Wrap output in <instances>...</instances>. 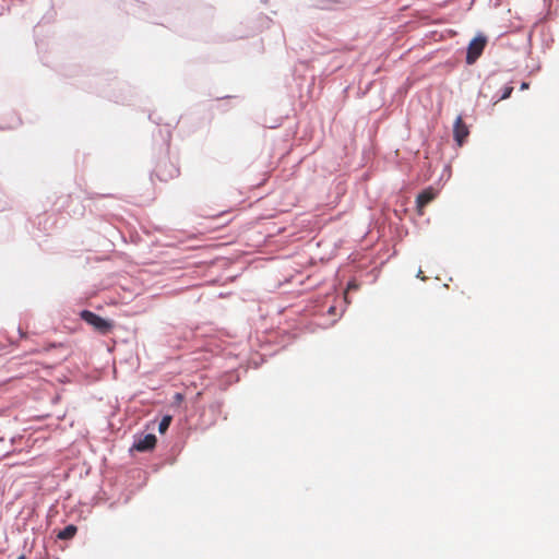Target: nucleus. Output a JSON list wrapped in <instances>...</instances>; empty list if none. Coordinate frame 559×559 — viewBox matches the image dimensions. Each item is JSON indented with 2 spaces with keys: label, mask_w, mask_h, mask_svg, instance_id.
Masks as SVG:
<instances>
[{
  "label": "nucleus",
  "mask_w": 559,
  "mask_h": 559,
  "mask_svg": "<svg viewBox=\"0 0 559 559\" xmlns=\"http://www.w3.org/2000/svg\"><path fill=\"white\" fill-rule=\"evenodd\" d=\"M80 317L83 321L93 326L96 332L103 335L109 334L115 326L111 320L104 319L90 310H83Z\"/></svg>",
  "instance_id": "obj_1"
},
{
  "label": "nucleus",
  "mask_w": 559,
  "mask_h": 559,
  "mask_svg": "<svg viewBox=\"0 0 559 559\" xmlns=\"http://www.w3.org/2000/svg\"><path fill=\"white\" fill-rule=\"evenodd\" d=\"M417 277H419L420 280L425 281L426 280V276L424 275V272L421 270L418 271L417 273Z\"/></svg>",
  "instance_id": "obj_10"
},
{
  "label": "nucleus",
  "mask_w": 559,
  "mask_h": 559,
  "mask_svg": "<svg viewBox=\"0 0 559 559\" xmlns=\"http://www.w3.org/2000/svg\"><path fill=\"white\" fill-rule=\"evenodd\" d=\"M17 559H26L25 556H20Z\"/></svg>",
  "instance_id": "obj_15"
},
{
  "label": "nucleus",
  "mask_w": 559,
  "mask_h": 559,
  "mask_svg": "<svg viewBox=\"0 0 559 559\" xmlns=\"http://www.w3.org/2000/svg\"><path fill=\"white\" fill-rule=\"evenodd\" d=\"M437 193L436 191L433 190V188L429 187L427 189H425L423 192H420L418 195H417V199H416V206H417V211L420 215L424 214V207L430 203L432 200H435Z\"/></svg>",
  "instance_id": "obj_4"
},
{
  "label": "nucleus",
  "mask_w": 559,
  "mask_h": 559,
  "mask_svg": "<svg viewBox=\"0 0 559 559\" xmlns=\"http://www.w3.org/2000/svg\"><path fill=\"white\" fill-rule=\"evenodd\" d=\"M19 332H20V334H21V336H22V337H25V335H26V334H25L24 332H22V330H21V329H19Z\"/></svg>",
  "instance_id": "obj_14"
},
{
  "label": "nucleus",
  "mask_w": 559,
  "mask_h": 559,
  "mask_svg": "<svg viewBox=\"0 0 559 559\" xmlns=\"http://www.w3.org/2000/svg\"><path fill=\"white\" fill-rule=\"evenodd\" d=\"M156 437L153 433H147L134 442L133 449L139 452H145L152 450L156 444Z\"/></svg>",
  "instance_id": "obj_5"
},
{
  "label": "nucleus",
  "mask_w": 559,
  "mask_h": 559,
  "mask_svg": "<svg viewBox=\"0 0 559 559\" xmlns=\"http://www.w3.org/2000/svg\"><path fill=\"white\" fill-rule=\"evenodd\" d=\"M356 287H357V286H356L355 284H352V283H349V284H348V286H347V288H348V289H350V288H356Z\"/></svg>",
  "instance_id": "obj_13"
},
{
  "label": "nucleus",
  "mask_w": 559,
  "mask_h": 559,
  "mask_svg": "<svg viewBox=\"0 0 559 559\" xmlns=\"http://www.w3.org/2000/svg\"><path fill=\"white\" fill-rule=\"evenodd\" d=\"M469 134V130L467 128V126L464 123L463 119L461 116H459L455 121H454V126H453V135H454V140L456 141V143L462 146L464 141L466 140V138L468 136Z\"/></svg>",
  "instance_id": "obj_3"
},
{
  "label": "nucleus",
  "mask_w": 559,
  "mask_h": 559,
  "mask_svg": "<svg viewBox=\"0 0 559 559\" xmlns=\"http://www.w3.org/2000/svg\"><path fill=\"white\" fill-rule=\"evenodd\" d=\"M78 532V528L75 525H68L66 526L62 531H60L58 533V538L59 539H71L74 537V535L76 534Z\"/></svg>",
  "instance_id": "obj_6"
},
{
  "label": "nucleus",
  "mask_w": 559,
  "mask_h": 559,
  "mask_svg": "<svg viewBox=\"0 0 559 559\" xmlns=\"http://www.w3.org/2000/svg\"><path fill=\"white\" fill-rule=\"evenodd\" d=\"M526 88H528V83L523 82L521 85V90H526Z\"/></svg>",
  "instance_id": "obj_11"
},
{
  "label": "nucleus",
  "mask_w": 559,
  "mask_h": 559,
  "mask_svg": "<svg viewBox=\"0 0 559 559\" xmlns=\"http://www.w3.org/2000/svg\"><path fill=\"white\" fill-rule=\"evenodd\" d=\"M487 44V38L483 35L476 36L471 40L467 47L466 62L473 64L481 56Z\"/></svg>",
  "instance_id": "obj_2"
},
{
  "label": "nucleus",
  "mask_w": 559,
  "mask_h": 559,
  "mask_svg": "<svg viewBox=\"0 0 559 559\" xmlns=\"http://www.w3.org/2000/svg\"><path fill=\"white\" fill-rule=\"evenodd\" d=\"M170 423H171V417L170 416L163 417V419L160 420V423L158 425V431L160 433H164L168 429Z\"/></svg>",
  "instance_id": "obj_7"
},
{
  "label": "nucleus",
  "mask_w": 559,
  "mask_h": 559,
  "mask_svg": "<svg viewBox=\"0 0 559 559\" xmlns=\"http://www.w3.org/2000/svg\"><path fill=\"white\" fill-rule=\"evenodd\" d=\"M513 92V87L512 86H506L504 90H503V93L500 97V99H507L510 97V95L512 94Z\"/></svg>",
  "instance_id": "obj_9"
},
{
  "label": "nucleus",
  "mask_w": 559,
  "mask_h": 559,
  "mask_svg": "<svg viewBox=\"0 0 559 559\" xmlns=\"http://www.w3.org/2000/svg\"><path fill=\"white\" fill-rule=\"evenodd\" d=\"M64 347H66V346H64V344H63V343H49V344H47V345H45V346L43 347V352H49L50 349H53V348H59V349H61V348H64Z\"/></svg>",
  "instance_id": "obj_8"
},
{
  "label": "nucleus",
  "mask_w": 559,
  "mask_h": 559,
  "mask_svg": "<svg viewBox=\"0 0 559 559\" xmlns=\"http://www.w3.org/2000/svg\"><path fill=\"white\" fill-rule=\"evenodd\" d=\"M175 397L177 401H182V399H183L182 394H180V393H177Z\"/></svg>",
  "instance_id": "obj_12"
}]
</instances>
